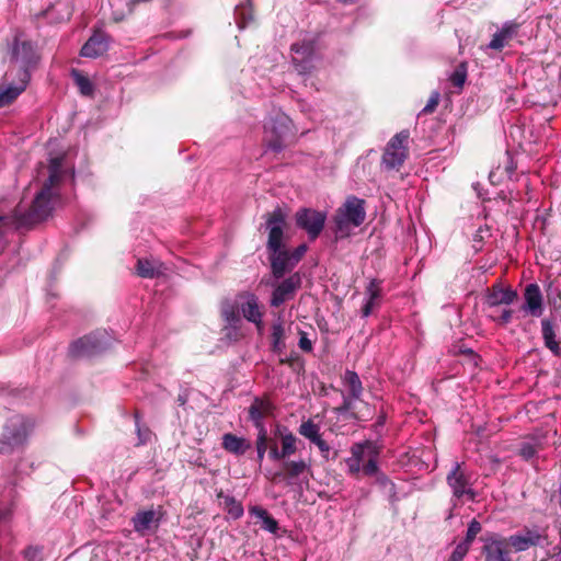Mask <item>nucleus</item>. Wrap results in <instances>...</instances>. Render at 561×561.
Wrapping results in <instances>:
<instances>
[{
	"label": "nucleus",
	"mask_w": 561,
	"mask_h": 561,
	"mask_svg": "<svg viewBox=\"0 0 561 561\" xmlns=\"http://www.w3.org/2000/svg\"><path fill=\"white\" fill-rule=\"evenodd\" d=\"M285 221L286 215L280 208L274 209L266 218V229L268 230L267 250L272 273L276 278L283 277L296 266L291 262V254L284 243Z\"/></svg>",
	"instance_id": "nucleus-1"
},
{
	"label": "nucleus",
	"mask_w": 561,
	"mask_h": 561,
	"mask_svg": "<svg viewBox=\"0 0 561 561\" xmlns=\"http://www.w3.org/2000/svg\"><path fill=\"white\" fill-rule=\"evenodd\" d=\"M31 51L32 47L27 42L15 37L12 55L16 61L22 64L14 66L4 75L3 82L0 85V107L10 104L25 90L30 80V73L24 67V62Z\"/></svg>",
	"instance_id": "nucleus-2"
},
{
	"label": "nucleus",
	"mask_w": 561,
	"mask_h": 561,
	"mask_svg": "<svg viewBox=\"0 0 561 561\" xmlns=\"http://www.w3.org/2000/svg\"><path fill=\"white\" fill-rule=\"evenodd\" d=\"M61 161L62 158H54L50 160L48 179L45 181L41 192L36 194L30 211L22 217L15 218L20 225L43 220L51 213L55 198L53 187L59 181Z\"/></svg>",
	"instance_id": "nucleus-3"
},
{
	"label": "nucleus",
	"mask_w": 561,
	"mask_h": 561,
	"mask_svg": "<svg viewBox=\"0 0 561 561\" xmlns=\"http://www.w3.org/2000/svg\"><path fill=\"white\" fill-rule=\"evenodd\" d=\"M364 199L355 196L346 198L345 203L336 210L334 216L335 233L339 238L348 237L352 230L359 227L365 218L366 211Z\"/></svg>",
	"instance_id": "nucleus-4"
},
{
	"label": "nucleus",
	"mask_w": 561,
	"mask_h": 561,
	"mask_svg": "<svg viewBox=\"0 0 561 561\" xmlns=\"http://www.w3.org/2000/svg\"><path fill=\"white\" fill-rule=\"evenodd\" d=\"M31 426V423L24 416H11L7 421L0 437V454L9 455L23 446Z\"/></svg>",
	"instance_id": "nucleus-5"
},
{
	"label": "nucleus",
	"mask_w": 561,
	"mask_h": 561,
	"mask_svg": "<svg viewBox=\"0 0 561 561\" xmlns=\"http://www.w3.org/2000/svg\"><path fill=\"white\" fill-rule=\"evenodd\" d=\"M408 139L409 133L401 131L389 140L382 154V164L386 169L394 170L403 164L408 157Z\"/></svg>",
	"instance_id": "nucleus-6"
},
{
	"label": "nucleus",
	"mask_w": 561,
	"mask_h": 561,
	"mask_svg": "<svg viewBox=\"0 0 561 561\" xmlns=\"http://www.w3.org/2000/svg\"><path fill=\"white\" fill-rule=\"evenodd\" d=\"M266 139L273 150H279L293 133V123L284 114H278L265 125Z\"/></svg>",
	"instance_id": "nucleus-7"
},
{
	"label": "nucleus",
	"mask_w": 561,
	"mask_h": 561,
	"mask_svg": "<svg viewBox=\"0 0 561 561\" xmlns=\"http://www.w3.org/2000/svg\"><path fill=\"white\" fill-rule=\"evenodd\" d=\"M470 479V476L462 465L456 462L447 476V483L455 497L461 499L462 496H467L469 500L474 499V492L471 488Z\"/></svg>",
	"instance_id": "nucleus-8"
},
{
	"label": "nucleus",
	"mask_w": 561,
	"mask_h": 561,
	"mask_svg": "<svg viewBox=\"0 0 561 561\" xmlns=\"http://www.w3.org/2000/svg\"><path fill=\"white\" fill-rule=\"evenodd\" d=\"M325 219L324 213L310 208L300 209L296 214L297 226L306 230L311 240H314L321 233Z\"/></svg>",
	"instance_id": "nucleus-9"
},
{
	"label": "nucleus",
	"mask_w": 561,
	"mask_h": 561,
	"mask_svg": "<svg viewBox=\"0 0 561 561\" xmlns=\"http://www.w3.org/2000/svg\"><path fill=\"white\" fill-rule=\"evenodd\" d=\"M483 552L486 561H512L510 538L491 535L483 538Z\"/></svg>",
	"instance_id": "nucleus-10"
},
{
	"label": "nucleus",
	"mask_w": 561,
	"mask_h": 561,
	"mask_svg": "<svg viewBox=\"0 0 561 561\" xmlns=\"http://www.w3.org/2000/svg\"><path fill=\"white\" fill-rule=\"evenodd\" d=\"M236 307L244 319L254 323L259 331L263 330L262 311L257 298L252 294L239 295L236 299Z\"/></svg>",
	"instance_id": "nucleus-11"
},
{
	"label": "nucleus",
	"mask_w": 561,
	"mask_h": 561,
	"mask_svg": "<svg viewBox=\"0 0 561 561\" xmlns=\"http://www.w3.org/2000/svg\"><path fill=\"white\" fill-rule=\"evenodd\" d=\"M300 276L298 274H294L283 280L274 290L271 305L273 307H278L283 302L288 299H291L296 293V290L300 287Z\"/></svg>",
	"instance_id": "nucleus-12"
},
{
	"label": "nucleus",
	"mask_w": 561,
	"mask_h": 561,
	"mask_svg": "<svg viewBox=\"0 0 561 561\" xmlns=\"http://www.w3.org/2000/svg\"><path fill=\"white\" fill-rule=\"evenodd\" d=\"M160 523V513L154 510L138 512L133 517V526L135 531L145 536L153 531Z\"/></svg>",
	"instance_id": "nucleus-13"
},
{
	"label": "nucleus",
	"mask_w": 561,
	"mask_h": 561,
	"mask_svg": "<svg viewBox=\"0 0 561 561\" xmlns=\"http://www.w3.org/2000/svg\"><path fill=\"white\" fill-rule=\"evenodd\" d=\"M525 304L523 309L530 313L533 317H540L542 314V295L537 284H529L524 293Z\"/></svg>",
	"instance_id": "nucleus-14"
},
{
	"label": "nucleus",
	"mask_w": 561,
	"mask_h": 561,
	"mask_svg": "<svg viewBox=\"0 0 561 561\" xmlns=\"http://www.w3.org/2000/svg\"><path fill=\"white\" fill-rule=\"evenodd\" d=\"M542 538L543 536L539 531L525 529L520 534L511 536L510 543L515 551L519 552L539 545Z\"/></svg>",
	"instance_id": "nucleus-15"
},
{
	"label": "nucleus",
	"mask_w": 561,
	"mask_h": 561,
	"mask_svg": "<svg viewBox=\"0 0 561 561\" xmlns=\"http://www.w3.org/2000/svg\"><path fill=\"white\" fill-rule=\"evenodd\" d=\"M108 49V38L103 33H95L81 48V55L89 58H96Z\"/></svg>",
	"instance_id": "nucleus-16"
},
{
	"label": "nucleus",
	"mask_w": 561,
	"mask_h": 561,
	"mask_svg": "<svg viewBox=\"0 0 561 561\" xmlns=\"http://www.w3.org/2000/svg\"><path fill=\"white\" fill-rule=\"evenodd\" d=\"M167 267L165 265L154 259H139L137 262V274L144 278H154L163 275Z\"/></svg>",
	"instance_id": "nucleus-17"
},
{
	"label": "nucleus",
	"mask_w": 561,
	"mask_h": 561,
	"mask_svg": "<svg viewBox=\"0 0 561 561\" xmlns=\"http://www.w3.org/2000/svg\"><path fill=\"white\" fill-rule=\"evenodd\" d=\"M366 301L362 308L363 317H368L379 306L381 288L376 279H371L365 290Z\"/></svg>",
	"instance_id": "nucleus-18"
},
{
	"label": "nucleus",
	"mask_w": 561,
	"mask_h": 561,
	"mask_svg": "<svg viewBox=\"0 0 561 561\" xmlns=\"http://www.w3.org/2000/svg\"><path fill=\"white\" fill-rule=\"evenodd\" d=\"M518 25L513 22L505 23L503 27L493 35L489 47L495 50L502 49L517 33Z\"/></svg>",
	"instance_id": "nucleus-19"
},
{
	"label": "nucleus",
	"mask_w": 561,
	"mask_h": 561,
	"mask_svg": "<svg viewBox=\"0 0 561 561\" xmlns=\"http://www.w3.org/2000/svg\"><path fill=\"white\" fill-rule=\"evenodd\" d=\"M344 383L347 387L351 398L344 399V410H351L352 409V399H358L362 394L363 387L362 382L359 380V377L356 373L347 370L344 375Z\"/></svg>",
	"instance_id": "nucleus-20"
},
{
	"label": "nucleus",
	"mask_w": 561,
	"mask_h": 561,
	"mask_svg": "<svg viewBox=\"0 0 561 561\" xmlns=\"http://www.w3.org/2000/svg\"><path fill=\"white\" fill-rule=\"evenodd\" d=\"M516 297V291L510 288L493 287L486 297V302L491 307L511 305Z\"/></svg>",
	"instance_id": "nucleus-21"
},
{
	"label": "nucleus",
	"mask_w": 561,
	"mask_h": 561,
	"mask_svg": "<svg viewBox=\"0 0 561 561\" xmlns=\"http://www.w3.org/2000/svg\"><path fill=\"white\" fill-rule=\"evenodd\" d=\"M222 447L231 454L243 455L251 447V444L243 437L228 433L222 436Z\"/></svg>",
	"instance_id": "nucleus-22"
},
{
	"label": "nucleus",
	"mask_w": 561,
	"mask_h": 561,
	"mask_svg": "<svg viewBox=\"0 0 561 561\" xmlns=\"http://www.w3.org/2000/svg\"><path fill=\"white\" fill-rule=\"evenodd\" d=\"M276 435L280 438L282 449L280 454L284 458L294 455L297 450V438L287 428H278Z\"/></svg>",
	"instance_id": "nucleus-23"
},
{
	"label": "nucleus",
	"mask_w": 561,
	"mask_h": 561,
	"mask_svg": "<svg viewBox=\"0 0 561 561\" xmlns=\"http://www.w3.org/2000/svg\"><path fill=\"white\" fill-rule=\"evenodd\" d=\"M272 405L268 401L255 399L249 409L250 417L254 421L259 431L264 427L261 420L271 412Z\"/></svg>",
	"instance_id": "nucleus-24"
},
{
	"label": "nucleus",
	"mask_w": 561,
	"mask_h": 561,
	"mask_svg": "<svg viewBox=\"0 0 561 561\" xmlns=\"http://www.w3.org/2000/svg\"><path fill=\"white\" fill-rule=\"evenodd\" d=\"M542 327V337L545 340L546 346L556 355H559L561 350L556 341L554 331L552 328V324L549 320H542L541 322Z\"/></svg>",
	"instance_id": "nucleus-25"
},
{
	"label": "nucleus",
	"mask_w": 561,
	"mask_h": 561,
	"mask_svg": "<svg viewBox=\"0 0 561 561\" xmlns=\"http://www.w3.org/2000/svg\"><path fill=\"white\" fill-rule=\"evenodd\" d=\"M250 513L262 520V527L265 530L274 534L278 529L277 522L264 508L254 506Z\"/></svg>",
	"instance_id": "nucleus-26"
},
{
	"label": "nucleus",
	"mask_w": 561,
	"mask_h": 561,
	"mask_svg": "<svg viewBox=\"0 0 561 561\" xmlns=\"http://www.w3.org/2000/svg\"><path fill=\"white\" fill-rule=\"evenodd\" d=\"M284 470L288 478L294 479L308 471L309 466L305 460H291L284 462Z\"/></svg>",
	"instance_id": "nucleus-27"
},
{
	"label": "nucleus",
	"mask_w": 561,
	"mask_h": 561,
	"mask_svg": "<svg viewBox=\"0 0 561 561\" xmlns=\"http://www.w3.org/2000/svg\"><path fill=\"white\" fill-rule=\"evenodd\" d=\"M299 434L313 442L318 437H320V426L316 424L312 420L305 421L299 426Z\"/></svg>",
	"instance_id": "nucleus-28"
},
{
	"label": "nucleus",
	"mask_w": 561,
	"mask_h": 561,
	"mask_svg": "<svg viewBox=\"0 0 561 561\" xmlns=\"http://www.w3.org/2000/svg\"><path fill=\"white\" fill-rule=\"evenodd\" d=\"M285 330L282 323H274L272 327V345L275 351L280 352L285 347Z\"/></svg>",
	"instance_id": "nucleus-29"
},
{
	"label": "nucleus",
	"mask_w": 561,
	"mask_h": 561,
	"mask_svg": "<svg viewBox=\"0 0 561 561\" xmlns=\"http://www.w3.org/2000/svg\"><path fill=\"white\" fill-rule=\"evenodd\" d=\"M72 77L75 79L76 84L78 85L81 94L83 95H91L93 93V85L89 78L83 76L78 70L72 71Z\"/></svg>",
	"instance_id": "nucleus-30"
},
{
	"label": "nucleus",
	"mask_w": 561,
	"mask_h": 561,
	"mask_svg": "<svg viewBox=\"0 0 561 561\" xmlns=\"http://www.w3.org/2000/svg\"><path fill=\"white\" fill-rule=\"evenodd\" d=\"M267 442H268V438H267L266 430L264 427H261V430L259 431L257 438H256V451H257L259 462H261L264 458L265 451L268 446Z\"/></svg>",
	"instance_id": "nucleus-31"
},
{
	"label": "nucleus",
	"mask_w": 561,
	"mask_h": 561,
	"mask_svg": "<svg viewBox=\"0 0 561 561\" xmlns=\"http://www.w3.org/2000/svg\"><path fill=\"white\" fill-rule=\"evenodd\" d=\"M351 451H352V456L346 459V466H347L350 473L357 474L362 471V465L358 461L359 456H357V455H359L358 453H362V450L359 448H352Z\"/></svg>",
	"instance_id": "nucleus-32"
},
{
	"label": "nucleus",
	"mask_w": 561,
	"mask_h": 561,
	"mask_svg": "<svg viewBox=\"0 0 561 561\" xmlns=\"http://www.w3.org/2000/svg\"><path fill=\"white\" fill-rule=\"evenodd\" d=\"M377 459H378V449L376 447L375 453H371L370 457L362 466V471L364 472V474L375 476L378 472Z\"/></svg>",
	"instance_id": "nucleus-33"
},
{
	"label": "nucleus",
	"mask_w": 561,
	"mask_h": 561,
	"mask_svg": "<svg viewBox=\"0 0 561 561\" xmlns=\"http://www.w3.org/2000/svg\"><path fill=\"white\" fill-rule=\"evenodd\" d=\"M221 313L225 320L231 324L240 319L239 310L236 307V302L233 305L226 302L222 306Z\"/></svg>",
	"instance_id": "nucleus-34"
},
{
	"label": "nucleus",
	"mask_w": 561,
	"mask_h": 561,
	"mask_svg": "<svg viewBox=\"0 0 561 561\" xmlns=\"http://www.w3.org/2000/svg\"><path fill=\"white\" fill-rule=\"evenodd\" d=\"M352 448H359L362 450V453H359L360 455H358V461L363 466L370 457L371 453H375L376 446L370 442H366L364 444H356Z\"/></svg>",
	"instance_id": "nucleus-35"
},
{
	"label": "nucleus",
	"mask_w": 561,
	"mask_h": 561,
	"mask_svg": "<svg viewBox=\"0 0 561 561\" xmlns=\"http://www.w3.org/2000/svg\"><path fill=\"white\" fill-rule=\"evenodd\" d=\"M481 531V525L479 522L473 519L468 527L467 535L463 543H467L469 547L471 546L472 541L474 540L476 536Z\"/></svg>",
	"instance_id": "nucleus-36"
},
{
	"label": "nucleus",
	"mask_w": 561,
	"mask_h": 561,
	"mask_svg": "<svg viewBox=\"0 0 561 561\" xmlns=\"http://www.w3.org/2000/svg\"><path fill=\"white\" fill-rule=\"evenodd\" d=\"M469 546L467 543H463L462 541L458 543L453 551L449 561H462L466 554L469 551Z\"/></svg>",
	"instance_id": "nucleus-37"
},
{
	"label": "nucleus",
	"mask_w": 561,
	"mask_h": 561,
	"mask_svg": "<svg viewBox=\"0 0 561 561\" xmlns=\"http://www.w3.org/2000/svg\"><path fill=\"white\" fill-rule=\"evenodd\" d=\"M450 80L455 87H462L466 80V70L461 66L457 68L450 77Z\"/></svg>",
	"instance_id": "nucleus-38"
},
{
	"label": "nucleus",
	"mask_w": 561,
	"mask_h": 561,
	"mask_svg": "<svg viewBox=\"0 0 561 561\" xmlns=\"http://www.w3.org/2000/svg\"><path fill=\"white\" fill-rule=\"evenodd\" d=\"M438 102H439V93L433 92L431 98L427 101V104L424 106L422 112L426 113V114L434 112L438 105Z\"/></svg>",
	"instance_id": "nucleus-39"
},
{
	"label": "nucleus",
	"mask_w": 561,
	"mask_h": 561,
	"mask_svg": "<svg viewBox=\"0 0 561 561\" xmlns=\"http://www.w3.org/2000/svg\"><path fill=\"white\" fill-rule=\"evenodd\" d=\"M228 501L230 503L229 514L234 518H239L243 514L241 504L233 499H229Z\"/></svg>",
	"instance_id": "nucleus-40"
},
{
	"label": "nucleus",
	"mask_w": 561,
	"mask_h": 561,
	"mask_svg": "<svg viewBox=\"0 0 561 561\" xmlns=\"http://www.w3.org/2000/svg\"><path fill=\"white\" fill-rule=\"evenodd\" d=\"M306 252H307L306 244H300L295 250L289 251V253L291 254V262H294L297 265V263L301 260V257L305 255Z\"/></svg>",
	"instance_id": "nucleus-41"
},
{
	"label": "nucleus",
	"mask_w": 561,
	"mask_h": 561,
	"mask_svg": "<svg viewBox=\"0 0 561 561\" xmlns=\"http://www.w3.org/2000/svg\"><path fill=\"white\" fill-rule=\"evenodd\" d=\"M536 454V449L533 445H529V444H525L523 445V447L520 448V455L525 458V459H530L531 457H534Z\"/></svg>",
	"instance_id": "nucleus-42"
},
{
	"label": "nucleus",
	"mask_w": 561,
	"mask_h": 561,
	"mask_svg": "<svg viewBox=\"0 0 561 561\" xmlns=\"http://www.w3.org/2000/svg\"><path fill=\"white\" fill-rule=\"evenodd\" d=\"M313 444H316L318 446V448L320 449V451L324 455V457H328V454L330 451V446L327 442H324L321 436L318 437L317 439H314L312 442Z\"/></svg>",
	"instance_id": "nucleus-43"
},
{
	"label": "nucleus",
	"mask_w": 561,
	"mask_h": 561,
	"mask_svg": "<svg viewBox=\"0 0 561 561\" xmlns=\"http://www.w3.org/2000/svg\"><path fill=\"white\" fill-rule=\"evenodd\" d=\"M136 425H137V433H138L139 442L141 444L146 443L149 439L151 432L148 428L141 430L138 422H136Z\"/></svg>",
	"instance_id": "nucleus-44"
},
{
	"label": "nucleus",
	"mask_w": 561,
	"mask_h": 561,
	"mask_svg": "<svg viewBox=\"0 0 561 561\" xmlns=\"http://www.w3.org/2000/svg\"><path fill=\"white\" fill-rule=\"evenodd\" d=\"M268 456L273 460L285 459L284 456H282L280 450L277 448V446L275 444H272L270 446V454H268Z\"/></svg>",
	"instance_id": "nucleus-45"
},
{
	"label": "nucleus",
	"mask_w": 561,
	"mask_h": 561,
	"mask_svg": "<svg viewBox=\"0 0 561 561\" xmlns=\"http://www.w3.org/2000/svg\"><path fill=\"white\" fill-rule=\"evenodd\" d=\"M291 49L295 51V53H301L304 56L305 55H309L311 53V47L309 45L305 46V45H298V44H294L291 46Z\"/></svg>",
	"instance_id": "nucleus-46"
},
{
	"label": "nucleus",
	"mask_w": 561,
	"mask_h": 561,
	"mask_svg": "<svg viewBox=\"0 0 561 561\" xmlns=\"http://www.w3.org/2000/svg\"><path fill=\"white\" fill-rule=\"evenodd\" d=\"M299 346H300L301 350H304L306 352H310L312 350V343H311V341L306 335H302L300 337Z\"/></svg>",
	"instance_id": "nucleus-47"
},
{
	"label": "nucleus",
	"mask_w": 561,
	"mask_h": 561,
	"mask_svg": "<svg viewBox=\"0 0 561 561\" xmlns=\"http://www.w3.org/2000/svg\"><path fill=\"white\" fill-rule=\"evenodd\" d=\"M512 319V311L511 310H503L501 313L499 321L502 323H508Z\"/></svg>",
	"instance_id": "nucleus-48"
},
{
	"label": "nucleus",
	"mask_w": 561,
	"mask_h": 561,
	"mask_svg": "<svg viewBox=\"0 0 561 561\" xmlns=\"http://www.w3.org/2000/svg\"><path fill=\"white\" fill-rule=\"evenodd\" d=\"M39 550L36 549V548H28L26 551H25V556L26 558L31 559V560H35V558L39 554Z\"/></svg>",
	"instance_id": "nucleus-49"
},
{
	"label": "nucleus",
	"mask_w": 561,
	"mask_h": 561,
	"mask_svg": "<svg viewBox=\"0 0 561 561\" xmlns=\"http://www.w3.org/2000/svg\"><path fill=\"white\" fill-rule=\"evenodd\" d=\"M88 339H81L76 344H73V351L78 348L79 346H84V344L88 342Z\"/></svg>",
	"instance_id": "nucleus-50"
},
{
	"label": "nucleus",
	"mask_w": 561,
	"mask_h": 561,
	"mask_svg": "<svg viewBox=\"0 0 561 561\" xmlns=\"http://www.w3.org/2000/svg\"><path fill=\"white\" fill-rule=\"evenodd\" d=\"M342 2H345V3H348V2H353L354 0H341Z\"/></svg>",
	"instance_id": "nucleus-51"
}]
</instances>
